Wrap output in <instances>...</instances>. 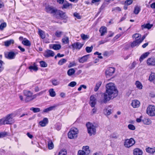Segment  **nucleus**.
Wrapping results in <instances>:
<instances>
[{"label":"nucleus","instance_id":"obj_15","mask_svg":"<svg viewBox=\"0 0 155 155\" xmlns=\"http://www.w3.org/2000/svg\"><path fill=\"white\" fill-rule=\"evenodd\" d=\"M133 154L134 155H142L143 152L140 149L136 148L133 150Z\"/></svg>","mask_w":155,"mask_h":155},{"label":"nucleus","instance_id":"obj_40","mask_svg":"<svg viewBox=\"0 0 155 155\" xmlns=\"http://www.w3.org/2000/svg\"><path fill=\"white\" fill-rule=\"evenodd\" d=\"M62 43L64 44H68L69 42V38L67 37H64L62 40Z\"/></svg>","mask_w":155,"mask_h":155},{"label":"nucleus","instance_id":"obj_3","mask_svg":"<svg viewBox=\"0 0 155 155\" xmlns=\"http://www.w3.org/2000/svg\"><path fill=\"white\" fill-rule=\"evenodd\" d=\"M78 133V130L77 128H72L68 133V137L70 139L76 138L77 137Z\"/></svg>","mask_w":155,"mask_h":155},{"label":"nucleus","instance_id":"obj_41","mask_svg":"<svg viewBox=\"0 0 155 155\" xmlns=\"http://www.w3.org/2000/svg\"><path fill=\"white\" fill-rule=\"evenodd\" d=\"M51 82L52 84L54 86L58 85L60 84V81L55 79H53L51 80Z\"/></svg>","mask_w":155,"mask_h":155},{"label":"nucleus","instance_id":"obj_52","mask_svg":"<svg viewBox=\"0 0 155 155\" xmlns=\"http://www.w3.org/2000/svg\"><path fill=\"white\" fill-rule=\"evenodd\" d=\"M41 66L42 67H46L47 66V64L44 61H41L40 62Z\"/></svg>","mask_w":155,"mask_h":155},{"label":"nucleus","instance_id":"obj_19","mask_svg":"<svg viewBox=\"0 0 155 155\" xmlns=\"http://www.w3.org/2000/svg\"><path fill=\"white\" fill-rule=\"evenodd\" d=\"M49 47L50 48H52L55 50H58L61 48V46L60 44H53L50 45Z\"/></svg>","mask_w":155,"mask_h":155},{"label":"nucleus","instance_id":"obj_58","mask_svg":"<svg viewBox=\"0 0 155 155\" xmlns=\"http://www.w3.org/2000/svg\"><path fill=\"white\" fill-rule=\"evenodd\" d=\"M78 155H87L83 151H82L81 150H80L78 151Z\"/></svg>","mask_w":155,"mask_h":155},{"label":"nucleus","instance_id":"obj_43","mask_svg":"<svg viewBox=\"0 0 155 155\" xmlns=\"http://www.w3.org/2000/svg\"><path fill=\"white\" fill-rule=\"evenodd\" d=\"M81 38L83 40H86L89 38V36L88 35H86L83 34H82L81 35Z\"/></svg>","mask_w":155,"mask_h":155},{"label":"nucleus","instance_id":"obj_13","mask_svg":"<svg viewBox=\"0 0 155 155\" xmlns=\"http://www.w3.org/2000/svg\"><path fill=\"white\" fill-rule=\"evenodd\" d=\"M18 54L17 52L11 51L8 52L6 58L9 59H14L15 58V56Z\"/></svg>","mask_w":155,"mask_h":155},{"label":"nucleus","instance_id":"obj_53","mask_svg":"<svg viewBox=\"0 0 155 155\" xmlns=\"http://www.w3.org/2000/svg\"><path fill=\"white\" fill-rule=\"evenodd\" d=\"M128 128L131 130H134L135 129V126L132 124H129L128 125Z\"/></svg>","mask_w":155,"mask_h":155},{"label":"nucleus","instance_id":"obj_49","mask_svg":"<svg viewBox=\"0 0 155 155\" xmlns=\"http://www.w3.org/2000/svg\"><path fill=\"white\" fill-rule=\"evenodd\" d=\"M7 24L6 22H4L2 23L0 25V30H3L4 28L6 27Z\"/></svg>","mask_w":155,"mask_h":155},{"label":"nucleus","instance_id":"obj_38","mask_svg":"<svg viewBox=\"0 0 155 155\" xmlns=\"http://www.w3.org/2000/svg\"><path fill=\"white\" fill-rule=\"evenodd\" d=\"M75 70L74 68H71L69 69L67 72V74L69 76H71L75 72Z\"/></svg>","mask_w":155,"mask_h":155},{"label":"nucleus","instance_id":"obj_2","mask_svg":"<svg viewBox=\"0 0 155 155\" xmlns=\"http://www.w3.org/2000/svg\"><path fill=\"white\" fill-rule=\"evenodd\" d=\"M86 125L88 133L90 136H91L93 135H94L96 134V127L92 123L88 122L87 123Z\"/></svg>","mask_w":155,"mask_h":155},{"label":"nucleus","instance_id":"obj_4","mask_svg":"<svg viewBox=\"0 0 155 155\" xmlns=\"http://www.w3.org/2000/svg\"><path fill=\"white\" fill-rule=\"evenodd\" d=\"M106 91L107 92V93H110L112 95L114 94V92L116 90L115 85L113 83H110L107 84L106 85Z\"/></svg>","mask_w":155,"mask_h":155},{"label":"nucleus","instance_id":"obj_33","mask_svg":"<svg viewBox=\"0 0 155 155\" xmlns=\"http://www.w3.org/2000/svg\"><path fill=\"white\" fill-rule=\"evenodd\" d=\"M142 122L145 124L149 125L151 123L150 120L147 118H144L142 120Z\"/></svg>","mask_w":155,"mask_h":155},{"label":"nucleus","instance_id":"obj_44","mask_svg":"<svg viewBox=\"0 0 155 155\" xmlns=\"http://www.w3.org/2000/svg\"><path fill=\"white\" fill-rule=\"evenodd\" d=\"M111 110L110 109L105 108L104 110V113L106 115H109L111 113Z\"/></svg>","mask_w":155,"mask_h":155},{"label":"nucleus","instance_id":"obj_5","mask_svg":"<svg viewBox=\"0 0 155 155\" xmlns=\"http://www.w3.org/2000/svg\"><path fill=\"white\" fill-rule=\"evenodd\" d=\"M135 143V140L132 138L125 140L124 143V146L127 148H130L134 145Z\"/></svg>","mask_w":155,"mask_h":155},{"label":"nucleus","instance_id":"obj_9","mask_svg":"<svg viewBox=\"0 0 155 155\" xmlns=\"http://www.w3.org/2000/svg\"><path fill=\"white\" fill-rule=\"evenodd\" d=\"M112 94L110 93H107L106 92L104 94V100L103 102L106 103L107 101H109L112 97L114 98V97L112 96Z\"/></svg>","mask_w":155,"mask_h":155},{"label":"nucleus","instance_id":"obj_7","mask_svg":"<svg viewBox=\"0 0 155 155\" xmlns=\"http://www.w3.org/2000/svg\"><path fill=\"white\" fill-rule=\"evenodd\" d=\"M146 37L145 35H143L142 38H140V39L137 40L136 41H133L130 44L132 48H134L137 46H139L142 42Z\"/></svg>","mask_w":155,"mask_h":155},{"label":"nucleus","instance_id":"obj_34","mask_svg":"<svg viewBox=\"0 0 155 155\" xmlns=\"http://www.w3.org/2000/svg\"><path fill=\"white\" fill-rule=\"evenodd\" d=\"M28 68L31 72H32L33 71H36L38 69V68L35 65L30 66Z\"/></svg>","mask_w":155,"mask_h":155},{"label":"nucleus","instance_id":"obj_47","mask_svg":"<svg viewBox=\"0 0 155 155\" xmlns=\"http://www.w3.org/2000/svg\"><path fill=\"white\" fill-rule=\"evenodd\" d=\"M30 110H32L34 113H37L40 111V109L39 108L31 107L30 109Z\"/></svg>","mask_w":155,"mask_h":155},{"label":"nucleus","instance_id":"obj_54","mask_svg":"<svg viewBox=\"0 0 155 155\" xmlns=\"http://www.w3.org/2000/svg\"><path fill=\"white\" fill-rule=\"evenodd\" d=\"M93 48L92 46L90 47H87L86 48L85 50L87 52L90 53L92 51Z\"/></svg>","mask_w":155,"mask_h":155},{"label":"nucleus","instance_id":"obj_28","mask_svg":"<svg viewBox=\"0 0 155 155\" xmlns=\"http://www.w3.org/2000/svg\"><path fill=\"white\" fill-rule=\"evenodd\" d=\"M149 54L150 53L149 52H146L141 55L139 58V61L140 62H142L144 59L147 58Z\"/></svg>","mask_w":155,"mask_h":155},{"label":"nucleus","instance_id":"obj_24","mask_svg":"<svg viewBox=\"0 0 155 155\" xmlns=\"http://www.w3.org/2000/svg\"><path fill=\"white\" fill-rule=\"evenodd\" d=\"M148 80L151 82H153L155 84V73L151 72L150 74Z\"/></svg>","mask_w":155,"mask_h":155},{"label":"nucleus","instance_id":"obj_48","mask_svg":"<svg viewBox=\"0 0 155 155\" xmlns=\"http://www.w3.org/2000/svg\"><path fill=\"white\" fill-rule=\"evenodd\" d=\"M70 6H71V8H72V5L71 4H69L67 2H65L63 4V8H66Z\"/></svg>","mask_w":155,"mask_h":155},{"label":"nucleus","instance_id":"obj_46","mask_svg":"<svg viewBox=\"0 0 155 155\" xmlns=\"http://www.w3.org/2000/svg\"><path fill=\"white\" fill-rule=\"evenodd\" d=\"M63 34V32L61 31H57L55 33V35L57 37H60Z\"/></svg>","mask_w":155,"mask_h":155},{"label":"nucleus","instance_id":"obj_57","mask_svg":"<svg viewBox=\"0 0 155 155\" xmlns=\"http://www.w3.org/2000/svg\"><path fill=\"white\" fill-rule=\"evenodd\" d=\"M4 62L1 60H0V70L3 71L4 68L3 67V64H4Z\"/></svg>","mask_w":155,"mask_h":155},{"label":"nucleus","instance_id":"obj_11","mask_svg":"<svg viewBox=\"0 0 155 155\" xmlns=\"http://www.w3.org/2000/svg\"><path fill=\"white\" fill-rule=\"evenodd\" d=\"M147 63L148 66H155V58L152 57L148 58L147 61Z\"/></svg>","mask_w":155,"mask_h":155},{"label":"nucleus","instance_id":"obj_50","mask_svg":"<svg viewBox=\"0 0 155 155\" xmlns=\"http://www.w3.org/2000/svg\"><path fill=\"white\" fill-rule=\"evenodd\" d=\"M133 2V0H126L124 2V5L128 6L131 4Z\"/></svg>","mask_w":155,"mask_h":155},{"label":"nucleus","instance_id":"obj_51","mask_svg":"<svg viewBox=\"0 0 155 155\" xmlns=\"http://www.w3.org/2000/svg\"><path fill=\"white\" fill-rule=\"evenodd\" d=\"M39 33L41 37L42 38L44 39L45 38V35L44 34V32L41 30H39Z\"/></svg>","mask_w":155,"mask_h":155},{"label":"nucleus","instance_id":"obj_26","mask_svg":"<svg viewBox=\"0 0 155 155\" xmlns=\"http://www.w3.org/2000/svg\"><path fill=\"white\" fill-rule=\"evenodd\" d=\"M85 153L87 155H88L90 153V151L89 149V147L88 146H83L82 148V150H81Z\"/></svg>","mask_w":155,"mask_h":155},{"label":"nucleus","instance_id":"obj_14","mask_svg":"<svg viewBox=\"0 0 155 155\" xmlns=\"http://www.w3.org/2000/svg\"><path fill=\"white\" fill-rule=\"evenodd\" d=\"M45 11L48 13H56L57 10L54 9L51 6H48L46 7Z\"/></svg>","mask_w":155,"mask_h":155},{"label":"nucleus","instance_id":"obj_10","mask_svg":"<svg viewBox=\"0 0 155 155\" xmlns=\"http://www.w3.org/2000/svg\"><path fill=\"white\" fill-rule=\"evenodd\" d=\"M115 68L113 67L108 68L105 72V74L107 77L112 76L115 71Z\"/></svg>","mask_w":155,"mask_h":155},{"label":"nucleus","instance_id":"obj_8","mask_svg":"<svg viewBox=\"0 0 155 155\" xmlns=\"http://www.w3.org/2000/svg\"><path fill=\"white\" fill-rule=\"evenodd\" d=\"M23 93L24 96L26 97L25 99V101L26 102L29 101V99L31 98V96L33 94V92L30 91L26 90L24 91Z\"/></svg>","mask_w":155,"mask_h":155},{"label":"nucleus","instance_id":"obj_29","mask_svg":"<svg viewBox=\"0 0 155 155\" xmlns=\"http://www.w3.org/2000/svg\"><path fill=\"white\" fill-rule=\"evenodd\" d=\"M22 43L24 45L27 46H30L31 45L30 42L26 38H24V40L22 41Z\"/></svg>","mask_w":155,"mask_h":155},{"label":"nucleus","instance_id":"obj_35","mask_svg":"<svg viewBox=\"0 0 155 155\" xmlns=\"http://www.w3.org/2000/svg\"><path fill=\"white\" fill-rule=\"evenodd\" d=\"M102 83V82L101 81H99L96 84L94 88V91L95 92L97 91L101 85V84Z\"/></svg>","mask_w":155,"mask_h":155},{"label":"nucleus","instance_id":"obj_25","mask_svg":"<svg viewBox=\"0 0 155 155\" xmlns=\"http://www.w3.org/2000/svg\"><path fill=\"white\" fill-rule=\"evenodd\" d=\"M153 24H150L148 23L146 24H144L141 25V27L142 30L145 28L150 29L153 27Z\"/></svg>","mask_w":155,"mask_h":155},{"label":"nucleus","instance_id":"obj_31","mask_svg":"<svg viewBox=\"0 0 155 155\" xmlns=\"http://www.w3.org/2000/svg\"><path fill=\"white\" fill-rule=\"evenodd\" d=\"M48 145L49 149L51 150L54 147V145L51 140H49L48 143Z\"/></svg>","mask_w":155,"mask_h":155},{"label":"nucleus","instance_id":"obj_36","mask_svg":"<svg viewBox=\"0 0 155 155\" xmlns=\"http://www.w3.org/2000/svg\"><path fill=\"white\" fill-rule=\"evenodd\" d=\"M49 95L50 96L52 97H54L56 95V93L54 91V90L53 88H51L49 90Z\"/></svg>","mask_w":155,"mask_h":155},{"label":"nucleus","instance_id":"obj_62","mask_svg":"<svg viewBox=\"0 0 155 155\" xmlns=\"http://www.w3.org/2000/svg\"><path fill=\"white\" fill-rule=\"evenodd\" d=\"M74 15L75 17L78 19H80L81 18V17L78 13H74Z\"/></svg>","mask_w":155,"mask_h":155},{"label":"nucleus","instance_id":"obj_23","mask_svg":"<svg viewBox=\"0 0 155 155\" xmlns=\"http://www.w3.org/2000/svg\"><path fill=\"white\" fill-rule=\"evenodd\" d=\"M89 56V54H87L83 56L82 57L79 58L78 59L79 62L81 63H84L87 60Z\"/></svg>","mask_w":155,"mask_h":155},{"label":"nucleus","instance_id":"obj_6","mask_svg":"<svg viewBox=\"0 0 155 155\" xmlns=\"http://www.w3.org/2000/svg\"><path fill=\"white\" fill-rule=\"evenodd\" d=\"M146 113L150 116H155V106L151 105H149L147 109Z\"/></svg>","mask_w":155,"mask_h":155},{"label":"nucleus","instance_id":"obj_21","mask_svg":"<svg viewBox=\"0 0 155 155\" xmlns=\"http://www.w3.org/2000/svg\"><path fill=\"white\" fill-rule=\"evenodd\" d=\"M83 45L79 42H76L72 45V46L74 49H80L82 47Z\"/></svg>","mask_w":155,"mask_h":155},{"label":"nucleus","instance_id":"obj_39","mask_svg":"<svg viewBox=\"0 0 155 155\" xmlns=\"http://www.w3.org/2000/svg\"><path fill=\"white\" fill-rule=\"evenodd\" d=\"M135 84L137 88L139 89H142L143 87L142 85L139 81H136Z\"/></svg>","mask_w":155,"mask_h":155},{"label":"nucleus","instance_id":"obj_55","mask_svg":"<svg viewBox=\"0 0 155 155\" xmlns=\"http://www.w3.org/2000/svg\"><path fill=\"white\" fill-rule=\"evenodd\" d=\"M77 83L75 81H72L68 84V86L71 87H74L76 85Z\"/></svg>","mask_w":155,"mask_h":155},{"label":"nucleus","instance_id":"obj_59","mask_svg":"<svg viewBox=\"0 0 155 155\" xmlns=\"http://www.w3.org/2000/svg\"><path fill=\"white\" fill-rule=\"evenodd\" d=\"M37 96H38L37 94H34V95H32L31 96V97L29 99V101L33 100L34 99H35Z\"/></svg>","mask_w":155,"mask_h":155},{"label":"nucleus","instance_id":"obj_22","mask_svg":"<svg viewBox=\"0 0 155 155\" xmlns=\"http://www.w3.org/2000/svg\"><path fill=\"white\" fill-rule=\"evenodd\" d=\"M99 31L101 33V35L103 36L107 33V28L105 26H102L100 28Z\"/></svg>","mask_w":155,"mask_h":155},{"label":"nucleus","instance_id":"obj_37","mask_svg":"<svg viewBox=\"0 0 155 155\" xmlns=\"http://www.w3.org/2000/svg\"><path fill=\"white\" fill-rule=\"evenodd\" d=\"M140 7L138 6H136L135 7L134 12L136 15L138 14L140 11Z\"/></svg>","mask_w":155,"mask_h":155},{"label":"nucleus","instance_id":"obj_17","mask_svg":"<svg viewBox=\"0 0 155 155\" xmlns=\"http://www.w3.org/2000/svg\"><path fill=\"white\" fill-rule=\"evenodd\" d=\"M56 14L59 15L60 17L62 19H65L67 18V16L65 14V13L59 10L58 11L57 10L56 13Z\"/></svg>","mask_w":155,"mask_h":155},{"label":"nucleus","instance_id":"obj_63","mask_svg":"<svg viewBox=\"0 0 155 155\" xmlns=\"http://www.w3.org/2000/svg\"><path fill=\"white\" fill-rule=\"evenodd\" d=\"M107 42V40H102L98 42V44L99 45H100L101 44H104Z\"/></svg>","mask_w":155,"mask_h":155},{"label":"nucleus","instance_id":"obj_56","mask_svg":"<svg viewBox=\"0 0 155 155\" xmlns=\"http://www.w3.org/2000/svg\"><path fill=\"white\" fill-rule=\"evenodd\" d=\"M76 65V64L75 63V61H74L72 62H71L70 63L68 66V68H71L75 66Z\"/></svg>","mask_w":155,"mask_h":155},{"label":"nucleus","instance_id":"obj_16","mask_svg":"<svg viewBox=\"0 0 155 155\" xmlns=\"http://www.w3.org/2000/svg\"><path fill=\"white\" fill-rule=\"evenodd\" d=\"M48 120L47 118H44L43 119L39 122V124L41 127H44L48 123Z\"/></svg>","mask_w":155,"mask_h":155},{"label":"nucleus","instance_id":"obj_1","mask_svg":"<svg viewBox=\"0 0 155 155\" xmlns=\"http://www.w3.org/2000/svg\"><path fill=\"white\" fill-rule=\"evenodd\" d=\"M15 116V115L13 113L7 114L4 117L0 119V125L5 124H12L15 122L13 118Z\"/></svg>","mask_w":155,"mask_h":155},{"label":"nucleus","instance_id":"obj_64","mask_svg":"<svg viewBox=\"0 0 155 155\" xmlns=\"http://www.w3.org/2000/svg\"><path fill=\"white\" fill-rule=\"evenodd\" d=\"M46 91H41L38 93L37 94L38 96H40L43 95L44 94L45 92Z\"/></svg>","mask_w":155,"mask_h":155},{"label":"nucleus","instance_id":"obj_60","mask_svg":"<svg viewBox=\"0 0 155 155\" xmlns=\"http://www.w3.org/2000/svg\"><path fill=\"white\" fill-rule=\"evenodd\" d=\"M6 133L5 132L0 133V138L5 137L6 135Z\"/></svg>","mask_w":155,"mask_h":155},{"label":"nucleus","instance_id":"obj_61","mask_svg":"<svg viewBox=\"0 0 155 155\" xmlns=\"http://www.w3.org/2000/svg\"><path fill=\"white\" fill-rule=\"evenodd\" d=\"M57 106V105H54L53 106H51L48 107L50 111H51L53 110H54L55 108Z\"/></svg>","mask_w":155,"mask_h":155},{"label":"nucleus","instance_id":"obj_20","mask_svg":"<svg viewBox=\"0 0 155 155\" xmlns=\"http://www.w3.org/2000/svg\"><path fill=\"white\" fill-rule=\"evenodd\" d=\"M90 104L91 107H94L96 104V99L94 95H92L90 98Z\"/></svg>","mask_w":155,"mask_h":155},{"label":"nucleus","instance_id":"obj_18","mask_svg":"<svg viewBox=\"0 0 155 155\" xmlns=\"http://www.w3.org/2000/svg\"><path fill=\"white\" fill-rule=\"evenodd\" d=\"M140 102L138 100H134L132 101L131 105L134 108H137L140 106Z\"/></svg>","mask_w":155,"mask_h":155},{"label":"nucleus","instance_id":"obj_12","mask_svg":"<svg viewBox=\"0 0 155 155\" xmlns=\"http://www.w3.org/2000/svg\"><path fill=\"white\" fill-rule=\"evenodd\" d=\"M54 55V52L51 50H49L46 51L44 54V56L46 57H53Z\"/></svg>","mask_w":155,"mask_h":155},{"label":"nucleus","instance_id":"obj_42","mask_svg":"<svg viewBox=\"0 0 155 155\" xmlns=\"http://www.w3.org/2000/svg\"><path fill=\"white\" fill-rule=\"evenodd\" d=\"M67 153L66 150L65 149H63L59 152L58 155H66Z\"/></svg>","mask_w":155,"mask_h":155},{"label":"nucleus","instance_id":"obj_30","mask_svg":"<svg viewBox=\"0 0 155 155\" xmlns=\"http://www.w3.org/2000/svg\"><path fill=\"white\" fill-rule=\"evenodd\" d=\"M14 42V40L13 39H10L4 42L5 45L6 47H8L10 45L13 44Z\"/></svg>","mask_w":155,"mask_h":155},{"label":"nucleus","instance_id":"obj_45","mask_svg":"<svg viewBox=\"0 0 155 155\" xmlns=\"http://www.w3.org/2000/svg\"><path fill=\"white\" fill-rule=\"evenodd\" d=\"M67 61V60L64 59L62 58L59 60L58 63V65H61L63 64L64 63H65Z\"/></svg>","mask_w":155,"mask_h":155},{"label":"nucleus","instance_id":"obj_32","mask_svg":"<svg viewBox=\"0 0 155 155\" xmlns=\"http://www.w3.org/2000/svg\"><path fill=\"white\" fill-rule=\"evenodd\" d=\"M141 37V35L139 33H135L133 35L132 38L133 39H135V40L134 41H136L137 40H139Z\"/></svg>","mask_w":155,"mask_h":155},{"label":"nucleus","instance_id":"obj_27","mask_svg":"<svg viewBox=\"0 0 155 155\" xmlns=\"http://www.w3.org/2000/svg\"><path fill=\"white\" fill-rule=\"evenodd\" d=\"M146 151L150 154H153L155 152V147L150 148L148 147L146 149Z\"/></svg>","mask_w":155,"mask_h":155}]
</instances>
